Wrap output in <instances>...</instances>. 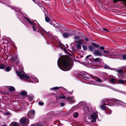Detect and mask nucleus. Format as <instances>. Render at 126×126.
<instances>
[{
    "instance_id": "f257e3e1",
    "label": "nucleus",
    "mask_w": 126,
    "mask_h": 126,
    "mask_svg": "<svg viewBox=\"0 0 126 126\" xmlns=\"http://www.w3.org/2000/svg\"><path fill=\"white\" fill-rule=\"evenodd\" d=\"M109 101L106 99H104L101 101V103L103 104L100 106V108L102 110H106L107 113L109 115L111 113L110 109H108L106 106V105L112 106L116 104L117 106L119 105H122L124 107H126V104L122 101L115 99H109Z\"/></svg>"
},
{
    "instance_id": "f03ea898",
    "label": "nucleus",
    "mask_w": 126,
    "mask_h": 126,
    "mask_svg": "<svg viewBox=\"0 0 126 126\" xmlns=\"http://www.w3.org/2000/svg\"><path fill=\"white\" fill-rule=\"evenodd\" d=\"M57 64L60 69L65 71L70 70L72 67L71 62L65 57H61L58 59Z\"/></svg>"
},
{
    "instance_id": "7ed1b4c3",
    "label": "nucleus",
    "mask_w": 126,
    "mask_h": 126,
    "mask_svg": "<svg viewBox=\"0 0 126 126\" xmlns=\"http://www.w3.org/2000/svg\"><path fill=\"white\" fill-rule=\"evenodd\" d=\"M84 110L86 113L87 114L89 121L92 122H95L96 119L97 117V113L95 112H94L92 110L88 109L87 107H85Z\"/></svg>"
},
{
    "instance_id": "20e7f679",
    "label": "nucleus",
    "mask_w": 126,
    "mask_h": 126,
    "mask_svg": "<svg viewBox=\"0 0 126 126\" xmlns=\"http://www.w3.org/2000/svg\"><path fill=\"white\" fill-rule=\"evenodd\" d=\"M16 71L21 79L29 80L30 77L27 74L24 75L22 72L17 71L16 70Z\"/></svg>"
},
{
    "instance_id": "39448f33",
    "label": "nucleus",
    "mask_w": 126,
    "mask_h": 126,
    "mask_svg": "<svg viewBox=\"0 0 126 126\" xmlns=\"http://www.w3.org/2000/svg\"><path fill=\"white\" fill-rule=\"evenodd\" d=\"M20 122L22 125L24 126H26L29 124V121L27 117H23L20 119Z\"/></svg>"
},
{
    "instance_id": "423d86ee",
    "label": "nucleus",
    "mask_w": 126,
    "mask_h": 126,
    "mask_svg": "<svg viewBox=\"0 0 126 126\" xmlns=\"http://www.w3.org/2000/svg\"><path fill=\"white\" fill-rule=\"evenodd\" d=\"M89 75L90 76V77H91L92 79H93V77L92 76V75H90L86 72L81 73L79 74V77L80 78H85L89 79V78L88 77V76Z\"/></svg>"
},
{
    "instance_id": "0eeeda50",
    "label": "nucleus",
    "mask_w": 126,
    "mask_h": 126,
    "mask_svg": "<svg viewBox=\"0 0 126 126\" xmlns=\"http://www.w3.org/2000/svg\"><path fill=\"white\" fill-rule=\"evenodd\" d=\"M73 35V33L70 31H68V32H66L64 33L63 34V36L64 38H67L69 36H72Z\"/></svg>"
},
{
    "instance_id": "6e6552de",
    "label": "nucleus",
    "mask_w": 126,
    "mask_h": 126,
    "mask_svg": "<svg viewBox=\"0 0 126 126\" xmlns=\"http://www.w3.org/2000/svg\"><path fill=\"white\" fill-rule=\"evenodd\" d=\"M74 96L71 97H68L66 98L68 102L70 104H72L74 103L75 102V100L74 99Z\"/></svg>"
},
{
    "instance_id": "1a4fd4ad",
    "label": "nucleus",
    "mask_w": 126,
    "mask_h": 126,
    "mask_svg": "<svg viewBox=\"0 0 126 126\" xmlns=\"http://www.w3.org/2000/svg\"><path fill=\"white\" fill-rule=\"evenodd\" d=\"M116 72L118 73V76L119 79L123 78L124 75L125 74L121 70H116Z\"/></svg>"
},
{
    "instance_id": "9d476101",
    "label": "nucleus",
    "mask_w": 126,
    "mask_h": 126,
    "mask_svg": "<svg viewBox=\"0 0 126 126\" xmlns=\"http://www.w3.org/2000/svg\"><path fill=\"white\" fill-rule=\"evenodd\" d=\"M35 114V111L34 110H31L28 112V116H30L31 119H33L34 117Z\"/></svg>"
},
{
    "instance_id": "9b49d317",
    "label": "nucleus",
    "mask_w": 126,
    "mask_h": 126,
    "mask_svg": "<svg viewBox=\"0 0 126 126\" xmlns=\"http://www.w3.org/2000/svg\"><path fill=\"white\" fill-rule=\"evenodd\" d=\"M24 17L27 20V21L29 23H30L31 25H32L33 30L34 31H35L36 30V29L35 27L34 26V25H35V24H34V23L33 22L30 20L29 18L27 17H25L24 16Z\"/></svg>"
},
{
    "instance_id": "f8f14e48",
    "label": "nucleus",
    "mask_w": 126,
    "mask_h": 126,
    "mask_svg": "<svg viewBox=\"0 0 126 126\" xmlns=\"http://www.w3.org/2000/svg\"><path fill=\"white\" fill-rule=\"evenodd\" d=\"M94 54L96 56H101L102 55V53L97 50H95L94 51Z\"/></svg>"
},
{
    "instance_id": "ddd939ff",
    "label": "nucleus",
    "mask_w": 126,
    "mask_h": 126,
    "mask_svg": "<svg viewBox=\"0 0 126 126\" xmlns=\"http://www.w3.org/2000/svg\"><path fill=\"white\" fill-rule=\"evenodd\" d=\"M91 57V58H92V56L91 55H89L87 56L86 57V59L85 60V62L87 64H88V63H91V60L89 59V57Z\"/></svg>"
},
{
    "instance_id": "4468645a",
    "label": "nucleus",
    "mask_w": 126,
    "mask_h": 126,
    "mask_svg": "<svg viewBox=\"0 0 126 126\" xmlns=\"http://www.w3.org/2000/svg\"><path fill=\"white\" fill-rule=\"evenodd\" d=\"M10 126H19V124L16 122H13L11 123Z\"/></svg>"
},
{
    "instance_id": "2eb2a0df",
    "label": "nucleus",
    "mask_w": 126,
    "mask_h": 126,
    "mask_svg": "<svg viewBox=\"0 0 126 126\" xmlns=\"http://www.w3.org/2000/svg\"><path fill=\"white\" fill-rule=\"evenodd\" d=\"M101 60H102V59L101 58L99 59L98 58H96L93 59V61L95 62H98L100 63L101 62Z\"/></svg>"
},
{
    "instance_id": "dca6fc26",
    "label": "nucleus",
    "mask_w": 126,
    "mask_h": 126,
    "mask_svg": "<svg viewBox=\"0 0 126 126\" xmlns=\"http://www.w3.org/2000/svg\"><path fill=\"white\" fill-rule=\"evenodd\" d=\"M32 81L35 82H38V80L34 76H32L31 78Z\"/></svg>"
},
{
    "instance_id": "f3484780",
    "label": "nucleus",
    "mask_w": 126,
    "mask_h": 126,
    "mask_svg": "<svg viewBox=\"0 0 126 126\" xmlns=\"http://www.w3.org/2000/svg\"><path fill=\"white\" fill-rule=\"evenodd\" d=\"M73 116L74 118H77L79 116V114L78 112H75L73 114Z\"/></svg>"
},
{
    "instance_id": "a211bd4d",
    "label": "nucleus",
    "mask_w": 126,
    "mask_h": 126,
    "mask_svg": "<svg viewBox=\"0 0 126 126\" xmlns=\"http://www.w3.org/2000/svg\"><path fill=\"white\" fill-rule=\"evenodd\" d=\"M83 41V40L82 39H80L78 41H76L75 42L76 43H79V44L80 45H83V43L82 42Z\"/></svg>"
},
{
    "instance_id": "6ab92c4d",
    "label": "nucleus",
    "mask_w": 126,
    "mask_h": 126,
    "mask_svg": "<svg viewBox=\"0 0 126 126\" xmlns=\"http://www.w3.org/2000/svg\"><path fill=\"white\" fill-rule=\"evenodd\" d=\"M125 81L123 80L120 79L118 80V83L120 84H124L125 82Z\"/></svg>"
},
{
    "instance_id": "aec40b11",
    "label": "nucleus",
    "mask_w": 126,
    "mask_h": 126,
    "mask_svg": "<svg viewBox=\"0 0 126 126\" xmlns=\"http://www.w3.org/2000/svg\"><path fill=\"white\" fill-rule=\"evenodd\" d=\"M27 94V93L26 91H22L21 93V94L23 96H25Z\"/></svg>"
},
{
    "instance_id": "412c9836",
    "label": "nucleus",
    "mask_w": 126,
    "mask_h": 126,
    "mask_svg": "<svg viewBox=\"0 0 126 126\" xmlns=\"http://www.w3.org/2000/svg\"><path fill=\"white\" fill-rule=\"evenodd\" d=\"M15 90V88L12 86H11L9 87V90L11 92H13Z\"/></svg>"
},
{
    "instance_id": "4be33fe9",
    "label": "nucleus",
    "mask_w": 126,
    "mask_h": 126,
    "mask_svg": "<svg viewBox=\"0 0 126 126\" xmlns=\"http://www.w3.org/2000/svg\"><path fill=\"white\" fill-rule=\"evenodd\" d=\"M104 68L106 69H111L112 70V69H111V68L110 67V66L108 65H107L106 64L103 67Z\"/></svg>"
},
{
    "instance_id": "5701e85b",
    "label": "nucleus",
    "mask_w": 126,
    "mask_h": 126,
    "mask_svg": "<svg viewBox=\"0 0 126 126\" xmlns=\"http://www.w3.org/2000/svg\"><path fill=\"white\" fill-rule=\"evenodd\" d=\"M18 57L17 55H16L15 57H12L11 59L13 61H15L17 60Z\"/></svg>"
},
{
    "instance_id": "b1692460",
    "label": "nucleus",
    "mask_w": 126,
    "mask_h": 126,
    "mask_svg": "<svg viewBox=\"0 0 126 126\" xmlns=\"http://www.w3.org/2000/svg\"><path fill=\"white\" fill-rule=\"evenodd\" d=\"M88 48L90 51H93L94 48L91 45L89 46H88Z\"/></svg>"
},
{
    "instance_id": "393cba45",
    "label": "nucleus",
    "mask_w": 126,
    "mask_h": 126,
    "mask_svg": "<svg viewBox=\"0 0 126 126\" xmlns=\"http://www.w3.org/2000/svg\"><path fill=\"white\" fill-rule=\"evenodd\" d=\"M110 82L113 84H114L116 82L114 78H111L110 80Z\"/></svg>"
},
{
    "instance_id": "a878e982",
    "label": "nucleus",
    "mask_w": 126,
    "mask_h": 126,
    "mask_svg": "<svg viewBox=\"0 0 126 126\" xmlns=\"http://www.w3.org/2000/svg\"><path fill=\"white\" fill-rule=\"evenodd\" d=\"M45 19L46 21L47 22H49L50 20L49 18L46 16H45Z\"/></svg>"
},
{
    "instance_id": "bb28decb",
    "label": "nucleus",
    "mask_w": 126,
    "mask_h": 126,
    "mask_svg": "<svg viewBox=\"0 0 126 126\" xmlns=\"http://www.w3.org/2000/svg\"><path fill=\"white\" fill-rule=\"evenodd\" d=\"M91 44L92 45H93V46L95 47H99L100 46L99 45H97L96 44L94 43H92Z\"/></svg>"
},
{
    "instance_id": "cd10ccee",
    "label": "nucleus",
    "mask_w": 126,
    "mask_h": 126,
    "mask_svg": "<svg viewBox=\"0 0 126 126\" xmlns=\"http://www.w3.org/2000/svg\"><path fill=\"white\" fill-rule=\"evenodd\" d=\"M76 47L78 49H80L81 48V46L79 44H77L76 45Z\"/></svg>"
},
{
    "instance_id": "c85d7f7f",
    "label": "nucleus",
    "mask_w": 126,
    "mask_h": 126,
    "mask_svg": "<svg viewBox=\"0 0 126 126\" xmlns=\"http://www.w3.org/2000/svg\"><path fill=\"white\" fill-rule=\"evenodd\" d=\"M59 88V87H53L51 88L50 89V90H56L58 89Z\"/></svg>"
},
{
    "instance_id": "c756f323",
    "label": "nucleus",
    "mask_w": 126,
    "mask_h": 126,
    "mask_svg": "<svg viewBox=\"0 0 126 126\" xmlns=\"http://www.w3.org/2000/svg\"><path fill=\"white\" fill-rule=\"evenodd\" d=\"M16 15L18 18L20 19V16L22 15V14L21 12H18V13L16 14Z\"/></svg>"
},
{
    "instance_id": "7c9ffc66",
    "label": "nucleus",
    "mask_w": 126,
    "mask_h": 126,
    "mask_svg": "<svg viewBox=\"0 0 126 126\" xmlns=\"http://www.w3.org/2000/svg\"><path fill=\"white\" fill-rule=\"evenodd\" d=\"M5 65L4 64L0 63V69H2L4 67Z\"/></svg>"
},
{
    "instance_id": "2f4dec72",
    "label": "nucleus",
    "mask_w": 126,
    "mask_h": 126,
    "mask_svg": "<svg viewBox=\"0 0 126 126\" xmlns=\"http://www.w3.org/2000/svg\"><path fill=\"white\" fill-rule=\"evenodd\" d=\"M97 79L95 80V81H97L98 82H102V80H101V79L98 78H97Z\"/></svg>"
},
{
    "instance_id": "473e14b6",
    "label": "nucleus",
    "mask_w": 126,
    "mask_h": 126,
    "mask_svg": "<svg viewBox=\"0 0 126 126\" xmlns=\"http://www.w3.org/2000/svg\"><path fill=\"white\" fill-rule=\"evenodd\" d=\"M60 98H66V96H65L63 94H62L59 96Z\"/></svg>"
},
{
    "instance_id": "72a5a7b5",
    "label": "nucleus",
    "mask_w": 126,
    "mask_h": 126,
    "mask_svg": "<svg viewBox=\"0 0 126 126\" xmlns=\"http://www.w3.org/2000/svg\"><path fill=\"white\" fill-rule=\"evenodd\" d=\"M11 69V68L10 67H8L6 68L5 70L6 71L8 72L10 71Z\"/></svg>"
},
{
    "instance_id": "f704fd0d",
    "label": "nucleus",
    "mask_w": 126,
    "mask_h": 126,
    "mask_svg": "<svg viewBox=\"0 0 126 126\" xmlns=\"http://www.w3.org/2000/svg\"><path fill=\"white\" fill-rule=\"evenodd\" d=\"M82 47L83 50H86L87 49V47L85 45H83L82 46Z\"/></svg>"
},
{
    "instance_id": "c9c22d12",
    "label": "nucleus",
    "mask_w": 126,
    "mask_h": 126,
    "mask_svg": "<svg viewBox=\"0 0 126 126\" xmlns=\"http://www.w3.org/2000/svg\"><path fill=\"white\" fill-rule=\"evenodd\" d=\"M64 46V45L63 44H62L60 42V47L62 49H63V46Z\"/></svg>"
},
{
    "instance_id": "e433bc0d",
    "label": "nucleus",
    "mask_w": 126,
    "mask_h": 126,
    "mask_svg": "<svg viewBox=\"0 0 126 126\" xmlns=\"http://www.w3.org/2000/svg\"><path fill=\"white\" fill-rule=\"evenodd\" d=\"M74 37L76 39H79L80 38V37L79 36H74Z\"/></svg>"
},
{
    "instance_id": "4c0bfd02",
    "label": "nucleus",
    "mask_w": 126,
    "mask_h": 126,
    "mask_svg": "<svg viewBox=\"0 0 126 126\" xmlns=\"http://www.w3.org/2000/svg\"><path fill=\"white\" fill-rule=\"evenodd\" d=\"M38 104L40 106H42L44 105V103L43 102L39 101L38 102Z\"/></svg>"
},
{
    "instance_id": "58836bf2",
    "label": "nucleus",
    "mask_w": 126,
    "mask_h": 126,
    "mask_svg": "<svg viewBox=\"0 0 126 126\" xmlns=\"http://www.w3.org/2000/svg\"><path fill=\"white\" fill-rule=\"evenodd\" d=\"M103 52L105 53L109 54L110 53V52L106 50H105L103 51Z\"/></svg>"
},
{
    "instance_id": "ea45409f",
    "label": "nucleus",
    "mask_w": 126,
    "mask_h": 126,
    "mask_svg": "<svg viewBox=\"0 0 126 126\" xmlns=\"http://www.w3.org/2000/svg\"><path fill=\"white\" fill-rule=\"evenodd\" d=\"M123 58L124 60H126V54H124L123 56Z\"/></svg>"
},
{
    "instance_id": "a19ab883",
    "label": "nucleus",
    "mask_w": 126,
    "mask_h": 126,
    "mask_svg": "<svg viewBox=\"0 0 126 126\" xmlns=\"http://www.w3.org/2000/svg\"><path fill=\"white\" fill-rule=\"evenodd\" d=\"M42 126V124H35V125H33L32 126Z\"/></svg>"
},
{
    "instance_id": "79ce46f5",
    "label": "nucleus",
    "mask_w": 126,
    "mask_h": 126,
    "mask_svg": "<svg viewBox=\"0 0 126 126\" xmlns=\"http://www.w3.org/2000/svg\"><path fill=\"white\" fill-rule=\"evenodd\" d=\"M60 104L61 107H63L65 105V103H61Z\"/></svg>"
},
{
    "instance_id": "37998d69",
    "label": "nucleus",
    "mask_w": 126,
    "mask_h": 126,
    "mask_svg": "<svg viewBox=\"0 0 126 126\" xmlns=\"http://www.w3.org/2000/svg\"><path fill=\"white\" fill-rule=\"evenodd\" d=\"M99 48L101 49L102 50H104L105 48L104 47H99Z\"/></svg>"
},
{
    "instance_id": "c03bdc74",
    "label": "nucleus",
    "mask_w": 126,
    "mask_h": 126,
    "mask_svg": "<svg viewBox=\"0 0 126 126\" xmlns=\"http://www.w3.org/2000/svg\"><path fill=\"white\" fill-rule=\"evenodd\" d=\"M20 10H21L20 9H17V8L15 10V11H16L17 12H18V11L20 12Z\"/></svg>"
},
{
    "instance_id": "a18cd8bd",
    "label": "nucleus",
    "mask_w": 126,
    "mask_h": 126,
    "mask_svg": "<svg viewBox=\"0 0 126 126\" xmlns=\"http://www.w3.org/2000/svg\"><path fill=\"white\" fill-rule=\"evenodd\" d=\"M66 53L68 55L70 56L71 55V54H70L69 52H68L67 50H66Z\"/></svg>"
},
{
    "instance_id": "49530a36",
    "label": "nucleus",
    "mask_w": 126,
    "mask_h": 126,
    "mask_svg": "<svg viewBox=\"0 0 126 126\" xmlns=\"http://www.w3.org/2000/svg\"><path fill=\"white\" fill-rule=\"evenodd\" d=\"M102 29H103V30H105V31H108V32H109V31L108 30H107L106 29H105V28H103Z\"/></svg>"
},
{
    "instance_id": "de8ad7c7",
    "label": "nucleus",
    "mask_w": 126,
    "mask_h": 126,
    "mask_svg": "<svg viewBox=\"0 0 126 126\" xmlns=\"http://www.w3.org/2000/svg\"><path fill=\"white\" fill-rule=\"evenodd\" d=\"M84 39L87 41H88L89 40L87 38H84Z\"/></svg>"
},
{
    "instance_id": "09e8293b",
    "label": "nucleus",
    "mask_w": 126,
    "mask_h": 126,
    "mask_svg": "<svg viewBox=\"0 0 126 126\" xmlns=\"http://www.w3.org/2000/svg\"><path fill=\"white\" fill-rule=\"evenodd\" d=\"M29 98L31 99L32 100L33 99V97L32 96H31L29 97Z\"/></svg>"
},
{
    "instance_id": "8fccbe9b",
    "label": "nucleus",
    "mask_w": 126,
    "mask_h": 126,
    "mask_svg": "<svg viewBox=\"0 0 126 126\" xmlns=\"http://www.w3.org/2000/svg\"><path fill=\"white\" fill-rule=\"evenodd\" d=\"M67 93H68L69 94H71L72 93V92H67Z\"/></svg>"
},
{
    "instance_id": "3c124183",
    "label": "nucleus",
    "mask_w": 126,
    "mask_h": 126,
    "mask_svg": "<svg viewBox=\"0 0 126 126\" xmlns=\"http://www.w3.org/2000/svg\"><path fill=\"white\" fill-rule=\"evenodd\" d=\"M114 1V2H117V1L119 0H113Z\"/></svg>"
},
{
    "instance_id": "603ef678",
    "label": "nucleus",
    "mask_w": 126,
    "mask_h": 126,
    "mask_svg": "<svg viewBox=\"0 0 126 126\" xmlns=\"http://www.w3.org/2000/svg\"><path fill=\"white\" fill-rule=\"evenodd\" d=\"M56 99H60V98H58V97H56Z\"/></svg>"
},
{
    "instance_id": "864d4df0",
    "label": "nucleus",
    "mask_w": 126,
    "mask_h": 126,
    "mask_svg": "<svg viewBox=\"0 0 126 126\" xmlns=\"http://www.w3.org/2000/svg\"><path fill=\"white\" fill-rule=\"evenodd\" d=\"M66 46L67 47H68V45L67 44H66Z\"/></svg>"
},
{
    "instance_id": "5fc2aeb1",
    "label": "nucleus",
    "mask_w": 126,
    "mask_h": 126,
    "mask_svg": "<svg viewBox=\"0 0 126 126\" xmlns=\"http://www.w3.org/2000/svg\"><path fill=\"white\" fill-rule=\"evenodd\" d=\"M89 84H93V85H95L94 84H93V83H89Z\"/></svg>"
},
{
    "instance_id": "6e6d98bb",
    "label": "nucleus",
    "mask_w": 126,
    "mask_h": 126,
    "mask_svg": "<svg viewBox=\"0 0 126 126\" xmlns=\"http://www.w3.org/2000/svg\"><path fill=\"white\" fill-rule=\"evenodd\" d=\"M34 21H36V22H37L36 21V20H34Z\"/></svg>"
},
{
    "instance_id": "4d7b16f0",
    "label": "nucleus",
    "mask_w": 126,
    "mask_h": 126,
    "mask_svg": "<svg viewBox=\"0 0 126 126\" xmlns=\"http://www.w3.org/2000/svg\"><path fill=\"white\" fill-rule=\"evenodd\" d=\"M33 1H34V0H32Z\"/></svg>"
},
{
    "instance_id": "13d9d810",
    "label": "nucleus",
    "mask_w": 126,
    "mask_h": 126,
    "mask_svg": "<svg viewBox=\"0 0 126 126\" xmlns=\"http://www.w3.org/2000/svg\"><path fill=\"white\" fill-rule=\"evenodd\" d=\"M99 86H101V85H99Z\"/></svg>"
},
{
    "instance_id": "bf43d9fd",
    "label": "nucleus",
    "mask_w": 126,
    "mask_h": 126,
    "mask_svg": "<svg viewBox=\"0 0 126 126\" xmlns=\"http://www.w3.org/2000/svg\"><path fill=\"white\" fill-rule=\"evenodd\" d=\"M64 89L65 90H66V89Z\"/></svg>"
}]
</instances>
